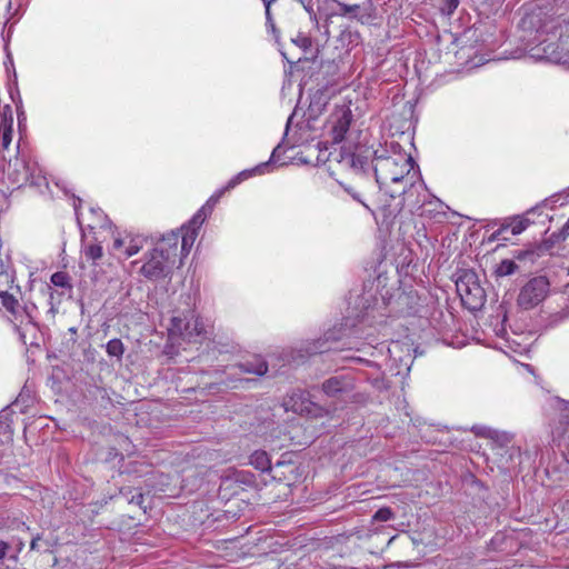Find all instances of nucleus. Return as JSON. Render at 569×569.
Masks as SVG:
<instances>
[{
	"label": "nucleus",
	"instance_id": "nucleus-5",
	"mask_svg": "<svg viewBox=\"0 0 569 569\" xmlns=\"http://www.w3.org/2000/svg\"><path fill=\"white\" fill-rule=\"evenodd\" d=\"M220 193L211 196L207 202L193 214V217L188 221V223L182 226L183 236H182V253L187 254L190 252L197 236L198 230L206 221L207 217L211 214L216 203L219 201Z\"/></svg>",
	"mask_w": 569,
	"mask_h": 569
},
{
	"label": "nucleus",
	"instance_id": "nucleus-48",
	"mask_svg": "<svg viewBox=\"0 0 569 569\" xmlns=\"http://www.w3.org/2000/svg\"><path fill=\"white\" fill-rule=\"evenodd\" d=\"M278 148H279V147H277V148H276V149H274V150L272 151V154H271V158H270V160H272V159H273V157H274V154H276V151H277V149H278Z\"/></svg>",
	"mask_w": 569,
	"mask_h": 569
},
{
	"label": "nucleus",
	"instance_id": "nucleus-13",
	"mask_svg": "<svg viewBox=\"0 0 569 569\" xmlns=\"http://www.w3.org/2000/svg\"><path fill=\"white\" fill-rule=\"evenodd\" d=\"M13 133V117L10 106H6L3 108L2 118L0 121V148L2 150H8Z\"/></svg>",
	"mask_w": 569,
	"mask_h": 569
},
{
	"label": "nucleus",
	"instance_id": "nucleus-17",
	"mask_svg": "<svg viewBox=\"0 0 569 569\" xmlns=\"http://www.w3.org/2000/svg\"><path fill=\"white\" fill-rule=\"evenodd\" d=\"M0 568L1 569H18V556L12 547L0 540Z\"/></svg>",
	"mask_w": 569,
	"mask_h": 569
},
{
	"label": "nucleus",
	"instance_id": "nucleus-19",
	"mask_svg": "<svg viewBox=\"0 0 569 569\" xmlns=\"http://www.w3.org/2000/svg\"><path fill=\"white\" fill-rule=\"evenodd\" d=\"M36 313L37 307L33 303L18 308V312L11 318V322L13 323L16 331L19 330V325L23 326L28 320H30V323L36 322Z\"/></svg>",
	"mask_w": 569,
	"mask_h": 569
},
{
	"label": "nucleus",
	"instance_id": "nucleus-38",
	"mask_svg": "<svg viewBox=\"0 0 569 569\" xmlns=\"http://www.w3.org/2000/svg\"><path fill=\"white\" fill-rule=\"evenodd\" d=\"M459 6V0H445L441 7V11L447 14H451Z\"/></svg>",
	"mask_w": 569,
	"mask_h": 569
},
{
	"label": "nucleus",
	"instance_id": "nucleus-2",
	"mask_svg": "<svg viewBox=\"0 0 569 569\" xmlns=\"http://www.w3.org/2000/svg\"><path fill=\"white\" fill-rule=\"evenodd\" d=\"M386 199L378 207L385 221L396 218L407 206L411 213L417 212L425 202L426 193L410 192L401 193V189L391 188L386 190Z\"/></svg>",
	"mask_w": 569,
	"mask_h": 569
},
{
	"label": "nucleus",
	"instance_id": "nucleus-28",
	"mask_svg": "<svg viewBox=\"0 0 569 569\" xmlns=\"http://www.w3.org/2000/svg\"><path fill=\"white\" fill-rule=\"evenodd\" d=\"M530 221L527 218H513L508 223H503L505 226H509V230L511 234L517 236L527 229Z\"/></svg>",
	"mask_w": 569,
	"mask_h": 569
},
{
	"label": "nucleus",
	"instance_id": "nucleus-12",
	"mask_svg": "<svg viewBox=\"0 0 569 569\" xmlns=\"http://www.w3.org/2000/svg\"><path fill=\"white\" fill-rule=\"evenodd\" d=\"M337 6L339 8V16L358 20H361L363 17H370L373 10L371 0H366L361 4H347L337 1Z\"/></svg>",
	"mask_w": 569,
	"mask_h": 569
},
{
	"label": "nucleus",
	"instance_id": "nucleus-22",
	"mask_svg": "<svg viewBox=\"0 0 569 569\" xmlns=\"http://www.w3.org/2000/svg\"><path fill=\"white\" fill-rule=\"evenodd\" d=\"M82 253L87 260L96 263L103 256L102 246L98 242L94 243H83Z\"/></svg>",
	"mask_w": 569,
	"mask_h": 569
},
{
	"label": "nucleus",
	"instance_id": "nucleus-11",
	"mask_svg": "<svg viewBox=\"0 0 569 569\" xmlns=\"http://www.w3.org/2000/svg\"><path fill=\"white\" fill-rule=\"evenodd\" d=\"M355 388V379L350 376H335L322 383V391L329 397L349 396Z\"/></svg>",
	"mask_w": 569,
	"mask_h": 569
},
{
	"label": "nucleus",
	"instance_id": "nucleus-1",
	"mask_svg": "<svg viewBox=\"0 0 569 569\" xmlns=\"http://www.w3.org/2000/svg\"><path fill=\"white\" fill-rule=\"evenodd\" d=\"M342 163L360 176L369 173L371 163L376 183L380 190L387 188L390 182L395 188L401 189V193L426 192V184L419 169L415 168L416 163L409 154L395 153L388 156L385 150L381 152L375 150L372 154H365L358 150L346 156Z\"/></svg>",
	"mask_w": 569,
	"mask_h": 569
},
{
	"label": "nucleus",
	"instance_id": "nucleus-29",
	"mask_svg": "<svg viewBox=\"0 0 569 569\" xmlns=\"http://www.w3.org/2000/svg\"><path fill=\"white\" fill-rule=\"evenodd\" d=\"M476 435L487 437L495 440H503L509 441V436L507 433H500L497 430H492L490 428L480 427V428H473Z\"/></svg>",
	"mask_w": 569,
	"mask_h": 569
},
{
	"label": "nucleus",
	"instance_id": "nucleus-23",
	"mask_svg": "<svg viewBox=\"0 0 569 569\" xmlns=\"http://www.w3.org/2000/svg\"><path fill=\"white\" fill-rule=\"evenodd\" d=\"M191 328V322L184 317H172L169 331L171 335L180 336L184 339L186 330Z\"/></svg>",
	"mask_w": 569,
	"mask_h": 569
},
{
	"label": "nucleus",
	"instance_id": "nucleus-32",
	"mask_svg": "<svg viewBox=\"0 0 569 569\" xmlns=\"http://www.w3.org/2000/svg\"><path fill=\"white\" fill-rule=\"evenodd\" d=\"M568 319H569V309L563 303V307L560 310L552 312L549 316V323L552 326H557Z\"/></svg>",
	"mask_w": 569,
	"mask_h": 569
},
{
	"label": "nucleus",
	"instance_id": "nucleus-33",
	"mask_svg": "<svg viewBox=\"0 0 569 569\" xmlns=\"http://www.w3.org/2000/svg\"><path fill=\"white\" fill-rule=\"evenodd\" d=\"M341 186L343 187L345 191L348 192L352 197L353 200H356L359 203H361L369 212L375 214V211L363 200V198H362L363 194L361 192L357 191L351 186H345V184H341Z\"/></svg>",
	"mask_w": 569,
	"mask_h": 569
},
{
	"label": "nucleus",
	"instance_id": "nucleus-47",
	"mask_svg": "<svg viewBox=\"0 0 569 569\" xmlns=\"http://www.w3.org/2000/svg\"><path fill=\"white\" fill-rule=\"evenodd\" d=\"M263 2L264 8H268V6H272L277 0H261Z\"/></svg>",
	"mask_w": 569,
	"mask_h": 569
},
{
	"label": "nucleus",
	"instance_id": "nucleus-34",
	"mask_svg": "<svg viewBox=\"0 0 569 569\" xmlns=\"http://www.w3.org/2000/svg\"><path fill=\"white\" fill-rule=\"evenodd\" d=\"M393 518V512L390 508H380L373 515V519L377 521H389Z\"/></svg>",
	"mask_w": 569,
	"mask_h": 569
},
{
	"label": "nucleus",
	"instance_id": "nucleus-10",
	"mask_svg": "<svg viewBox=\"0 0 569 569\" xmlns=\"http://www.w3.org/2000/svg\"><path fill=\"white\" fill-rule=\"evenodd\" d=\"M181 234L179 231H171L167 234H163L162 238L157 242L154 249L162 253V256L168 257L169 261L176 264L177 257L180 253L181 257H187V254L182 253L181 246H182V236L183 230L180 229Z\"/></svg>",
	"mask_w": 569,
	"mask_h": 569
},
{
	"label": "nucleus",
	"instance_id": "nucleus-8",
	"mask_svg": "<svg viewBox=\"0 0 569 569\" xmlns=\"http://www.w3.org/2000/svg\"><path fill=\"white\" fill-rule=\"evenodd\" d=\"M173 263L169 261V258L162 256L154 248L147 256V260L140 268V272L149 280H158L166 278L171 273Z\"/></svg>",
	"mask_w": 569,
	"mask_h": 569
},
{
	"label": "nucleus",
	"instance_id": "nucleus-4",
	"mask_svg": "<svg viewBox=\"0 0 569 569\" xmlns=\"http://www.w3.org/2000/svg\"><path fill=\"white\" fill-rule=\"evenodd\" d=\"M220 193L211 196L207 202L193 214V217L188 221V223L182 226L183 236H182V253L187 254L190 252L197 236L198 230L206 221L207 217L211 214L216 203L219 201Z\"/></svg>",
	"mask_w": 569,
	"mask_h": 569
},
{
	"label": "nucleus",
	"instance_id": "nucleus-45",
	"mask_svg": "<svg viewBox=\"0 0 569 569\" xmlns=\"http://www.w3.org/2000/svg\"><path fill=\"white\" fill-rule=\"evenodd\" d=\"M122 244H123V241L121 239H116L113 242V249L118 250L122 247Z\"/></svg>",
	"mask_w": 569,
	"mask_h": 569
},
{
	"label": "nucleus",
	"instance_id": "nucleus-21",
	"mask_svg": "<svg viewBox=\"0 0 569 569\" xmlns=\"http://www.w3.org/2000/svg\"><path fill=\"white\" fill-rule=\"evenodd\" d=\"M250 465L260 471H267L270 469V459L266 451L256 450L250 456Z\"/></svg>",
	"mask_w": 569,
	"mask_h": 569
},
{
	"label": "nucleus",
	"instance_id": "nucleus-6",
	"mask_svg": "<svg viewBox=\"0 0 569 569\" xmlns=\"http://www.w3.org/2000/svg\"><path fill=\"white\" fill-rule=\"evenodd\" d=\"M549 291L550 282L546 276L533 277L520 289L517 302L522 309H532L547 298Z\"/></svg>",
	"mask_w": 569,
	"mask_h": 569
},
{
	"label": "nucleus",
	"instance_id": "nucleus-16",
	"mask_svg": "<svg viewBox=\"0 0 569 569\" xmlns=\"http://www.w3.org/2000/svg\"><path fill=\"white\" fill-rule=\"evenodd\" d=\"M17 332L24 346L38 345L39 326L37 321L30 323V320H28V322L23 323V326L19 325V330H17Z\"/></svg>",
	"mask_w": 569,
	"mask_h": 569
},
{
	"label": "nucleus",
	"instance_id": "nucleus-30",
	"mask_svg": "<svg viewBox=\"0 0 569 569\" xmlns=\"http://www.w3.org/2000/svg\"><path fill=\"white\" fill-rule=\"evenodd\" d=\"M106 351L110 357L120 359L124 352V346L120 339H111L106 346Z\"/></svg>",
	"mask_w": 569,
	"mask_h": 569
},
{
	"label": "nucleus",
	"instance_id": "nucleus-9",
	"mask_svg": "<svg viewBox=\"0 0 569 569\" xmlns=\"http://www.w3.org/2000/svg\"><path fill=\"white\" fill-rule=\"evenodd\" d=\"M352 114L350 109L340 107L335 110L329 120V134L333 143H340L345 139L350 128Z\"/></svg>",
	"mask_w": 569,
	"mask_h": 569
},
{
	"label": "nucleus",
	"instance_id": "nucleus-43",
	"mask_svg": "<svg viewBox=\"0 0 569 569\" xmlns=\"http://www.w3.org/2000/svg\"><path fill=\"white\" fill-rule=\"evenodd\" d=\"M560 233H561V238L562 239H566V237L569 234V219L567 220V222L561 228Z\"/></svg>",
	"mask_w": 569,
	"mask_h": 569
},
{
	"label": "nucleus",
	"instance_id": "nucleus-18",
	"mask_svg": "<svg viewBox=\"0 0 569 569\" xmlns=\"http://www.w3.org/2000/svg\"><path fill=\"white\" fill-rule=\"evenodd\" d=\"M336 93L335 89L323 87L318 89L311 97L310 110L312 112H321L327 106L329 99Z\"/></svg>",
	"mask_w": 569,
	"mask_h": 569
},
{
	"label": "nucleus",
	"instance_id": "nucleus-26",
	"mask_svg": "<svg viewBox=\"0 0 569 569\" xmlns=\"http://www.w3.org/2000/svg\"><path fill=\"white\" fill-rule=\"evenodd\" d=\"M268 168H269V163L263 162V163L257 166L251 171H242L236 178H233L232 180L229 181L228 188H233L237 183H239V181L252 176L253 173H263L264 170Z\"/></svg>",
	"mask_w": 569,
	"mask_h": 569
},
{
	"label": "nucleus",
	"instance_id": "nucleus-3",
	"mask_svg": "<svg viewBox=\"0 0 569 569\" xmlns=\"http://www.w3.org/2000/svg\"><path fill=\"white\" fill-rule=\"evenodd\" d=\"M456 289L465 306L477 309L483 305L485 290L473 271H463L456 281Z\"/></svg>",
	"mask_w": 569,
	"mask_h": 569
},
{
	"label": "nucleus",
	"instance_id": "nucleus-39",
	"mask_svg": "<svg viewBox=\"0 0 569 569\" xmlns=\"http://www.w3.org/2000/svg\"><path fill=\"white\" fill-rule=\"evenodd\" d=\"M266 13V26L271 30L272 33L277 32V28L271 14V6H268V8H264Z\"/></svg>",
	"mask_w": 569,
	"mask_h": 569
},
{
	"label": "nucleus",
	"instance_id": "nucleus-15",
	"mask_svg": "<svg viewBox=\"0 0 569 569\" xmlns=\"http://www.w3.org/2000/svg\"><path fill=\"white\" fill-rule=\"evenodd\" d=\"M237 368L243 373L263 376L268 371V363L260 356H254L250 360L238 363Z\"/></svg>",
	"mask_w": 569,
	"mask_h": 569
},
{
	"label": "nucleus",
	"instance_id": "nucleus-42",
	"mask_svg": "<svg viewBox=\"0 0 569 569\" xmlns=\"http://www.w3.org/2000/svg\"><path fill=\"white\" fill-rule=\"evenodd\" d=\"M40 540H41V538L39 536L33 538L31 543H30V549L31 550H39L40 549V546H39Z\"/></svg>",
	"mask_w": 569,
	"mask_h": 569
},
{
	"label": "nucleus",
	"instance_id": "nucleus-20",
	"mask_svg": "<svg viewBox=\"0 0 569 569\" xmlns=\"http://www.w3.org/2000/svg\"><path fill=\"white\" fill-rule=\"evenodd\" d=\"M303 395H293L288 402H286L287 409L291 408L293 411L299 413H311V406H313L312 402H305L302 400Z\"/></svg>",
	"mask_w": 569,
	"mask_h": 569
},
{
	"label": "nucleus",
	"instance_id": "nucleus-27",
	"mask_svg": "<svg viewBox=\"0 0 569 569\" xmlns=\"http://www.w3.org/2000/svg\"><path fill=\"white\" fill-rule=\"evenodd\" d=\"M518 269V266L513 260L505 259L496 268L497 277H507L513 274Z\"/></svg>",
	"mask_w": 569,
	"mask_h": 569
},
{
	"label": "nucleus",
	"instance_id": "nucleus-31",
	"mask_svg": "<svg viewBox=\"0 0 569 569\" xmlns=\"http://www.w3.org/2000/svg\"><path fill=\"white\" fill-rule=\"evenodd\" d=\"M51 283L56 287L71 289L70 277L67 272L57 271L51 276Z\"/></svg>",
	"mask_w": 569,
	"mask_h": 569
},
{
	"label": "nucleus",
	"instance_id": "nucleus-24",
	"mask_svg": "<svg viewBox=\"0 0 569 569\" xmlns=\"http://www.w3.org/2000/svg\"><path fill=\"white\" fill-rule=\"evenodd\" d=\"M189 321L191 322V328L186 330L184 339L191 342L202 336L206 332V329L202 320L198 317L192 318Z\"/></svg>",
	"mask_w": 569,
	"mask_h": 569
},
{
	"label": "nucleus",
	"instance_id": "nucleus-36",
	"mask_svg": "<svg viewBox=\"0 0 569 569\" xmlns=\"http://www.w3.org/2000/svg\"><path fill=\"white\" fill-rule=\"evenodd\" d=\"M121 493L124 495L128 498V501L130 503H134V505L139 506L140 508H144L143 507V500H144L143 493L137 491L130 498L128 497V493L124 492L123 489L121 490Z\"/></svg>",
	"mask_w": 569,
	"mask_h": 569
},
{
	"label": "nucleus",
	"instance_id": "nucleus-25",
	"mask_svg": "<svg viewBox=\"0 0 569 569\" xmlns=\"http://www.w3.org/2000/svg\"><path fill=\"white\" fill-rule=\"evenodd\" d=\"M0 299L2 306L7 311L11 313V316L18 312V308H22L23 306L19 305V301L9 292L2 291L0 292Z\"/></svg>",
	"mask_w": 569,
	"mask_h": 569
},
{
	"label": "nucleus",
	"instance_id": "nucleus-14",
	"mask_svg": "<svg viewBox=\"0 0 569 569\" xmlns=\"http://www.w3.org/2000/svg\"><path fill=\"white\" fill-rule=\"evenodd\" d=\"M553 19H542V10H532L531 12L527 13L526 17L522 20V23L525 27L532 28L537 32H550L553 30V26H549V23H552Z\"/></svg>",
	"mask_w": 569,
	"mask_h": 569
},
{
	"label": "nucleus",
	"instance_id": "nucleus-35",
	"mask_svg": "<svg viewBox=\"0 0 569 569\" xmlns=\"http://www.w3.org/2000/svg\"><path fill=\"white\" fill-rule=\"evenodd\" d=\"M293 42L305 51L309 50L312 46L311 38L303 33H299L297 38L293 39Z\"/></svg>",
	"mask_w": 569,
	"mask_h": 569
},
{
	"label": "nucleus",
	"instance_id": "nucleus-40",
	"mask_svg": "<svg viewBox=\"0 0 569 569\" xmlns=\"http://www.w3.org/2000/svg\"><path fill=\"white\" fill-rule=\"evenodd\" d=\"M537 257H538V254L533 250H523V251H519L516 254L517 259H519V260L529 259L531 262H533Z\"/></svg>",
	"mask_w": 569,
	"mask_h": 569
},
{
	"label": "nucleus",
	"instance_id": "nucleus-44",
	"mask_svg": "<svg viewBox=\"0 0 569 569\" xmlns=\"http://www.w3.org/2000/svg\"><path fill=\"white\" fill-rule=\"evenodd\" d=\"M565 305L567 306V308L569 309V286L566 287V290H565Z\"/></svg>",
	"mask_w": 569,
	"mask_h": 569
},
{
	"label": "nucleus",
	"instance_id": "nucleus-7",
	"mask_svg": "<svg viewBox=\"0 0 569 569\" xmlns=\"http://www.w3.org/2000/svg\"><path fill=\"white\" fill-rule=\"evenodd\" d=\"M36 170V164H31L23 157L16 156L13 159L9 160L8 164L3 169V173L13 187L21 188L28 182H31L32 184L37 183L33 180Z\"/></svg>",
	"mask_w": 569,
	"mask_h": 569
},
{
	"label": "nucleus",
	"instance_id": "nucleus-46",
	"mask_svg": "<svg viewBox=\"0 0 569 569\" xmlns=\"http://www.w3.org/2000/svg\"><path fill=\"white\" fill-rule=\"evenodd\" d=\"M327 350H328V348H323L322 346H320V347L312 348L310 351L316 353V352H323Z\"/></svg>",
	"mask_w": 569,
	"mask_h": 569
},
{
	"label": "nucleus",
	"instance_id": "nucleus-41",
	"mask_svg": "<svg viewBox=\"0 0 569 569\" xmlns=\"http://www.w3.org/2000/svg\"><path fill=\"white\" fill-rule=\"evenodd\" d=\"M140 250V247L138 244H133V243H130L127 248H126V251H124V258H130L132 256H134L136 253H138Z\"/></svg>",
	"mask_w": 569,
	"mask_h": 569
},
{
	"label": "nucleus",
	"instance_id": "nucleus-37",
	"mask_svg": "<svg viewBox=\"0 0 569 569\" xmlns=\"http://www.w3.org/2000/svg\"><path fill=\"white\" fill-rule=\"evenodd\" d=\"M509 230V226L501 224L499 229L493 231L489 238V241H500V240H507L506 237H503V233Z\"/></svg>",
	"mask_w": 569,
	"mask_h": 569
}]
</instances>
